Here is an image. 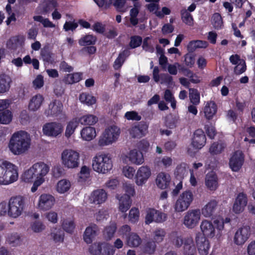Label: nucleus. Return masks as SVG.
Here are the masks:
<instances>
[{"instance_id": "f257e3e1", "label": "nucleus", "mask_w": 255, "mask_h": 255, "mask_svg": "<svg viewBox=\"0 0 255 255\" xmlns=\"http://www.w3.org/2000/svg\"><path fill=\"white\" fill-rule=\"evenodd\" d=\"M50 169V165L44 162H36L23 172L21 176L22 180L26 183L33 182L31 191L35 192L38 187L45 181V177Z\"/></svg>"}, {"instance_id": "f03ea898", "label": "nucleus", "mask_w": 255, "mask_h": 255, "mask_svg": "<svg viewBox=\"0 0 255 255\" xmlns=\"http://www.w3.org/2000/svg\"><path fill=\"white\" fill-rule=\"evenodd\" d=\"M31 146L29 134L23 130L13 133L8 143L9 150L14 155H22L26 153Z\"/></svg>"}, {"instance_id": "7ed1b4c3", "label": "nucleus", "mask_w": 255, "mask_h": 255, "mask_svg": "<svg viewBox=\"0 0 255 255\" xmlns=\"http://www.w3.org/2000/svg\"><path fill=\"white\" fill-rule=\"evenodd\" d=\"M202 235L206 239H214L217 241L222 239L224 230V222L222 220H215L212 223L207 220H203L200 226Z\"/></svg>"}, {"instance_id": "20e7f679", "label": "nucleus", "mask_w": 255, "mask_h": 255, "mask_svg": "<svg viewBox=\"0 0 255 255\" xmlns=\"http://www.w3.org/2000/svg\"><path fill=\"white\" fill-rule=\"evenodd\" d=\"M18 177L17 166L7 160H0V185L11 184L16 182Z\"/></svg>"}, {"instance_id": "39448f33", "label": "nucleus", "mask_w": 255, "mask_h": 255, "mask_svg": "<svg viewBox=\"0 0 255 255\" xmlns=\"http://www.w3.org/2000/svg\"><path fill=\"white\" fill-rule=\"evenodd\" d=\"M92 166L93 170L98 174H108L113 168L111 155L104 152L97 153L92 159Z\"/></svg>"}, {"instance_id": "423d86ee", "label": "nucleus", "mask_w": 255, "mask_h": 255, "mask_svg": "<svg viewBox=\"0 0 255 255\" xmlns=\"http://www.w3.org/2000/svg\"><path fill=\"white\" fill-rule=\"evenodd\" d=\"M60 160L65 168L68 169L77 168L80 163V153L72 148L64 149L61 153Z\"/></svg>"}, {"instance_id": "0eeeda50", "label": "nucleus", "mask_w": 255, "mask_h": 255, "mask_svg": "<svg viewBox=\"0 0 255 255\" xmlns=\"http://www.w3.org/2000/svg\"><path fill=\"white\" fill-rule=\"evenodd\" d=\"M120 133V129L117 126L115 125L108 126L99 137L98 145L100 146H104L113 144L118 140Z\"/></svg>"}, {"instance_id": "6e6552de", "label": "nucleus", "mask_w": 255, "mask_h": 255, "mask_svg": "<svg viewBox=\"0 0 255 255\" xmlns=\"http://www.w3.org/2000/svg\"><path fill=\"white\" fill-rule=\"evenodd\" d=\"M8 217L16 219L20 217L24 209V199L22 196L11 197L8 200Z\"/></svg>"}, {"instance_id": "1a4fd4ad", "label": "nucleus", "mask_w": 255, "mask_h": 255, "mask_svg": "<svg viewBox=\"0 0 255 255\" xmlns=\"http://www.w3.org/2000/svg\"><path fill=\"white\" fill-rule=\"evenodd\" d=\"M194 200V195L190 190H186L180 194L177 199L173 208L175 212H183L187 210Z\"/></svg>"}, {"instance_id": "9d476101", "label": "nucleus", "mask_w": 255, "mask_h": 255, "mask_svg": "<svg viewBox=\"0 0 255 255\" xmlns=\"http://www.w3.org/2000/svg\"><path fill=\"white\" fill-rule=\"evenodd\" d=\"M120 159L124 163L129 162L136 165H142L144 162L142 152L137 149H132L127 153H122Z\"/></svg>"}, {"instance_id": "9b49d317", "label": "nucleus", "mask_w": 255, "mask_h": 255, "mask_svg": "<svg viewBox=\"0 0 255 255\" xmlns=\"http://www.w3.org/2000/svg\"><path fill=\"white\" fill-rule=\"evenodd\" d=\"M201 217V211L199 209L188 210L184 215L183 224L189 229H193L197 226Z\"/></svg>"}, {"instance_id": "f8f14e48", "label": "nucleus", "mask_w": 255, "mask_h": 255, "mask_svg": "<svg viewBox=\"0 0 255 255\" xmlns=\"http://www.w3.org/2000/svg\"><path fill=\"white\" fill-rule=\"evenodd\" d=\"M56 203L55 197L49 193H43L39 197L36 207L39 211H46L52 209Z\"/></svg>"}, {"instance_id": "ddd939ff", "label": "nucleus", "mask_w": 255, "mask_h": 255, "mask_svg": "<svg viewBox=\"0 0 255 255\" xmlns=\"http://www.w3.org/2000/svg\"><path fill=\"white\" fill-rule=\"evenodd\" d=\"M152 175L151 168L148 165H142L138 168L135 176L137 186H142L149 179Z\"/></svg>"}, {"instance_id": "4468645a", "label": "nucleus", "mask_w": 255, "mask_h": 255, "mask_svg": "<svg viewBox=\"0 0 255 255\" xmlns=\"http://www.w3.org/2000/svg\"><path fill=\"white\" fill-rule=\"evenodd\" d=\"M146 2H149L146 5V8L150 12L154 13L157 17L162 18L165 15H169L170 12V9L167 7H163L161 10H159L160 0H145Z\"/></svg>"}, {"instance_id": "2eb2a0df", "label": "nucleus", "mask_w": 255, "mask_h": 255, "mask_svg": "<svg viewBox=\"0 0 255 255\" xmlns=\"http://www.w3.org/2000/svg\"><path fill=\"white\" fill-rule=\"evenodd\" d=\"M62 125L58 122H50L44 125L42 128L43 134L50 137H56L63 131Z\"/></svg>"}, {"instance_id": "dca6fc26", "label": "nucleus", "mask_w": 255, "mask_h": 255, "mask_svg": "<svg viewBox=\"0 0 255 255\" xmlns=\"http://www.w3.org/2000/svg\"><path fill=\"white\" fill-rule=\"evenodd\" d=\"M250 235V228L249 226L242 227L235 233L233 239L234 243L237 246H242L249 238Z\"/></svg>"}, {"instance_id": "f3484780", "label": "nucleus", "mask_w": 255, "mask_h": 255, "mask_svg": "<svg viewBox=\"0 0 255 255\" xmlns=\"http://www.w3.org/2000/svg\"><path fill=\"white\" fill-rule=\"evenodd\" d=\"M195 242L200 255H207L210 248L208 239L202 235L200 233H198L196 235Z\"/></svg>"}, {"instance_id": "a211bd4d", "label": "nucleus", "mask_w": 255, "mask_h": 255, "mask_svg": "<svg viewBox=\"0 0 255 255\" xmlns=\"http://www.w3.org/2000/svg\"><path fill=\"white\" fill-rule=\"evenodd\" d=\"M248 199L247 195L242 192L239 193L235 198L233 206V211L236 214L243 212L247 205Z\"/></svg>"}, {"instance_id": "6ab92c4d", "label": "nucleus", "mask_w": 255, "mask_h": 255, "mask_svg": "<svg viewBox=\"0 0 255 255\" xmlns=\"http://www.w3.org/2000/svg\"><path fill=\"white\" fill-rule=\"evenodd\" d=\"M244 162V156L242 151L238 150L231 156L229 161V165L233 171H238L242 166Z\"/></svg>"}, {"instance_id": "aec40b11", "label": "nucleus", "mask_w": 255, "mask_h": 255, "mask_svg": "<svg viewBox=\"0 0 255 255\" xmlns=\"http://www.w3.org/2000/svg\"><path fill=\"white\" fill-rule=\"evenodd\" d=\"M166 215L157 210L150 209L147 211L145 216V223L149 224L152 222H162L166 219Z\"/></svg>"}, {"instance_id": "412c9836", "label": "nucleus", "mask_w": 255, "mask_h": 255, "mask_svg": "<svg viewBox=\"0 0 255 255\" xmlns=\"http://www.w3.org/2000/svg\"><path fill=\"white\" fill-rule=\"evenodd\" d=\"M63 113V105L58 100H54L51 102L47 109L45 110V114L47 116L58 117Z\"/></svg>"}, {"instance_id": "4be33fe9", "label": "nucleus", "mask_w": 255, "mask_h": 255, "mask_svg": "<svg viewBox=\"0 0 255 255\" xmlns=\"http://www.w3.org/2000/svg\"><path fill=\"white\" fill-rule=\"evenodd\" d=\"M230 62L236 65L234 67V73L237 75H240L246 70L247 67L244 60L241 59L237 54L232 55L229 58Z\"/></svg>"}, {"instance_id": "5701e85b", "label": "nucleus", "mask_w": 255, "mask_h": 255, "mask_svg": "<svg viewBox=\"0 0 255 255\" xmlns=\"http://www.w3.org/2000/svg\"><path fill=\"white\" fill-rule=\"evenodd\" d=\"M148 128V125L147 123L143 122H140L130 129V135L133 138H140L146 134Z\"/></svg>"}, {"instance_id": "b1692460", "label": "nucleus", "mask_w": 255, "mask_h": 255, "mask_svg": "<svg viewBox=\"0 0 255 255\" xmlns=\"http://www.w3.org/2000/svg\"><path fill=\"white\" fill-rule=\"evenodd\" d=\"M107 199V193L103 189H97L93 191L89 196V201L91 203L101 204L104 203Z\"/></svg>"}, {"instance_id": "393cba45", "label": "nucleus", "mask_w": 255, "mask_h": 255, "mask_svg": "<svg viewBox=\"0 0 255 255\" xmlns=\"http://www.w3.org/2000/svg\"><path fill=\"white\" fill-rule=\"evenodd\" d=\"M97 225L92 224L88 226L84 233L83 239L87 244H91L99 232Z\"/></svg>"}, {"instance_id": "a878e982", "label": "nucleus", "mask_w": 255, "mask_h": 255, "mask_svg": "<svg viewBox=\"0 0 255 255\" xmlns=\"http://www.w3.org/2000/svg\"><path fill=\"white\" fill-rule=\"evenodd\" d=\"M71 187V181L68 179L63 178L56 183L55 189L59 194L65 195L69 193Z\"/></svg>"}, {"instance_id": "bb28decb", "label": "nucleus", "mask_w": 255, "mask_h": 255, "mask_svg": "<svg viewBox=\"0 0 255 255\" xmlns=\"http://www.w3.org/2000/svg\"><path fill=\"white\" fill-rule=\"evenodd\" d=\"M170 181V175L167 173L162 171L157 175L155 183L159 188L165 189L169 187Z\"/></svg>"}, {"instance_id": "cd10ccee", "label": "nucleus", "mask_w": 255, "mask_h": 255, "mask_svg": "<svg viewBox=\"0 0 255 255\" xmlns=\"http://www.w3.org/2000/svg\"><path fill=\"white\" fill-rule=\"evenodd\" d=\"M80 138L85 141H90L97 136L96 129L92 126L84 127L80 132Z\"/></svg>"}, {"instance_id": "c85d7f7f", "label": "nucleus", "mask_w": 255, "mask_h": 255, "mask_svg": "<svg viewBox=\"0 0 255 255\" xmlns=\"http://www.w3.org/2000/svg\"><path fill=\"white\" fill-rule=\"evenodd\" d=\"M206 141V136L201 129L196 130L193 138L192 145L197 149H200L204 146Z\"/></svg>"}, {"instance_id": "c756f323", "label": "nucleus", "mask_w": 255, "mask_h": 255, "mask_svg": "<svg viewBox=\"0 0 255 255\" xmlns=\"http://www.w3.org/2000/svg\"><path fill=\"white\" fill-rule=\"evenodd\" d=\"M44 101V97L40 94L33 96L30 99L28 103V110L32 112L37 111L40 108Z\"/></svg>"}, {"instance_id": "7c9ffc66", "label": "nucleus", "mask_w": 255, "mask_h": 255, "mask_svg": "<svg viewBox=\"0 0 255 255\" xmlns=\"http://www.w3.org/2000/svg\"><path fill=\"white\" fill-rule=\"evenodd\" d=\"M205 184L206 187L210 191H215L218 186V178L216 174L213 171L206 175Z\"/></svg>"}, {"instance_id": "2f4dec72", "label": "nucleus", "mask_w": 255, "mask_h": 255, "mask_svg": "<svg viewBox=\"0 0 255 255\" xmlns=\"http://www.w3.org/2000/svg\"><path fill=\"white\" fill-rule=\"evenodd\" d=\"M218 205L217 201L213 199L208 202L202 209L201 213L205 218H210L214 214Z\"/></svg>"}, {"instance_id": "473e14b6", "label": "nucleus", "mask_w": 255, "mask_h": 255, "mask_svg": "<svg viewBox=\"0 0 255 255\" xmlns=\"http://www.w3.org/2000/svg\"><path fill=\"white\" fill-rule=\"evenodd\" d=\"M217 111V106L214 101H209L206 103L203 109V113L207 119H212L216 115Z\"/></svg>"}, {"instance_id": "72a5a7b5", "label": "nucleus", "mask_w": 255, "mask_h": 255, "mask_svg": "<svg viewBox=\"0 0 255 255\" xmlns=\"http://www.w3.org/2000/svg\"><path fill=\"white\" fill-rule=\"evenodd\" d=\"M119 200V209L122 212H127L130 208L131 200L128 195L117 196Z\"/></svg>"}, {"instance_id": "f704fd0d", "label": "nucleus", "mask_w": 255, "mask_h": 255, "mask_svg": "<svg viewBox=\"0 0 255 255\" xmlns=\"http://www.w3.org/2000/svg\"><path fill=\"white\" fill-rule=\"evenodd\" d=\"M79 125V122L77 118L73 119L67 123L65 131V136L67 138H70L74 133Z\"/></svg>"}, {"instance_id": "c9c22d12", "label": "nucleus", "mask_w": 255, "mask_h": 255, "mask_svg": "<svg viewBox=\"0 0 255 255\" xmlns=\"http://www.w3.org/2000/svg\"><path fill=\"white\" fill-rule=\"evenodd\" d=\"M25 38L22 35H17L10 38L6 43L7 47L11 49H15L21 46L24 44Z\"/></svg>"}, {"instance_id": "e433bc0d", "label": "nucleus", "mask_w": 255, "mask_h": 255, "mask_svg": "<svg viewBox=\"0 0 255 255\" xmlns=\"http://www.w3.org/2000/svg\"><path fill=\"white\" fill-rule=\"evenodd\" d=\"M11 83V80L9 76L5 74L0 75V94L7 92Z\"/></svg>"}, {"instance_id": "4c0bfd02", "label": "nucleus", "mask_w": 255, "mask_h": 255, "mask_svg": "<svg viewBox=\"0 0 255 255\" xmlns=\"http://www.w3.org/2000/svg\"><path fill=\"white\" fill-rule=\"evenodd\" d=\"M91 169L86 165H83L78 173V181L79 182H86L90 177Z\"/></svg>"}, {"instance_id": "58836bf2", "label": "nucleus", "mask_w": 255, "mask_h": 255, "mask_svg": "<svg viewBox=\"0 0 255 255\" xmlns=\"http://www.w3.org/2000/svg\"><path fill=\"white\" fill-rule=\"evenodd\" d=\"M78 121L81 125L91 126L95 125L98 122V118L94 115L87 114L81 117Z\"/></svg>"}, {"instance_id": "ea45409f", "label": "nucleus", "mask_w": 255, "mask_h": 255, "mask_svg": "<svg viewBox=\"0 0 255 255\" xmlns=\"http://www.w3.org/2000/svg\"><path fill=\"white\" fill-rule=\"evenodd\" d=\"M117 224L115 222L111 223L107 225L104 229L103 231L104 237L108 240L112 239L117 231Z\"/></svg>"}, {"instance_id": "a19ab883", "label": "nucleus", "mask_w": 255, "mask_h": 255, "mask_svg": "<svg viewBox=\"0 0 255 255\" xmlns=\"http://www.w3.org/2000/svg\"><path fill=\"white\" fill-rule=\"evenodd\" d=\"M196 249L192 238L187 237L184 240V253L185 255H193Z\"/></svg>"}, {"instance_id": "79ce46f5", "label": "nucleus", "mask_w": 255, "mask_h": 255, "mask_svg": "<svg viewBox=\"0 0 255 255\" xmlns=\"http://www.w3.org/2000/svg\"><path fill=\"white\" fill-rule=\"evenodd\" d=\"M157 164L164 169H168L170 168L174 164L173 158L168 156H164L159 158L156 161Z\"/></svg>"}, {"instance_id": "37998d69", "label": "nucleus", "mask_w": 255, "mask_h": 255, "mask_svg": "<svg viewBox=\"0 0 255 255\" xmlns=\"http://www.w3.org/2000/svg\"><path fill=\"white\" fill-rule=\"evenodd\" d=\"M122 174L125 178L128 179L135 178L136 171L135 169L131 165L127 164L122 167L121 169Z\"/></svg>"}, {"instance_id": "c03bdc74", "label": "nucleus", "mask_w": 255, "mask_h": 255, "mask_svg": "<svg viewBox=\"0 0 255 255\" xmlns=\"http://www.w3.org/2000/svg\"><path fill=\"white\" fill-rule=\"evenodd\" d=\"M166 233L163 229H156L151 233V240L155 243H160L163 241Z\"/></svg>"}, {"instance_id": "a18cd8bd", "label": "nucleus", "mask_w": 255, "mask_h": 255, "mask_svg": "<svg viewBox=\"0 0 255 255\" xmlns=\"http://www.w3.org/2000/svg\"><path fill=\"white\" fill-rule=\"evenodd\" d=\"M208 46L206 41L194 40L190 42L187 45V49L189 51H193L197 48H205Z\"/></svg>"}, {"instance_id": "49530a36", "label": "nucleus", "mask_w": 255, "mask_h": 255, "mask_svg": "<svg viewBox=\"0 0 255 255\" xmlns=\"http://www.w3.org/2000/svg\"><path fill=\"white\" fill-rule=\"evenodd\" d=\"M82 79V74L80 73H74L66 75L63 81L66 84H72L79 82Z\"/></svg>"}, {"instance_id": "de8ad7c7", "label": "nucleus", "mask_w": 255, "mask_h": 255, "mask_svg": "<svg viewBox=\"0 0 255 255\" xmlns=\"http://www.w3.org/2000/svg\"><path fill=\"white\" fill-rule=\"evenodd\" d=\"M97 41L95 36L92 34H87L82 36L79 40V44L81 46H88L94 45Z\"/></svg>"}, {"instance_id": "09e8293b", "label": "nucleus", "mask_w": 255, "mask_h": 255, "mask_svg": "<svg viewBox=\"0 0 255 255\" xmlns=\"http://www.w3.org/2000/svg\"><path fill=\"white\" fill-rule=\"evenodd\" d=\"M127 244L130 247H137L141 243V239L136 234L132 233L128 237Z\"/></svg>"}, {"instance_id": "8fccbe9b", "label": "nucleus", "mask_w": 255, "mask_h": 255, "mask_svg": "<svg viewBox=\"0 0 255 255\" xmlns=\"http://www.w3.org/2000/svg\"><path fill=\"white\" fill-rule=\"evenodd\" d=\"M6 242L13 247L18 246L21 244L20 237L17 233L8 234L6 238Z\"/></svg>"}, {"instance_id": "3c124183", "label": "nucleus", "mask_w": 255, "mask_h": 255, "mask_svg": "<svg viewBox=\"0 0 255 255\" xmlns=\"http://www.w3.org/2000/svg\"><path fill=\"white\" fill-rule=\"evenodd\" d=\"M142 49L146 52L153 53L154 51V41L151 37H146L143 41Z\"/></svg>"}, {"instance_id": "603ef678", "label": "nucleus", "mask_w": 255, "mask_h": 255, "mask_svg": "<svg viewBox=\"0 0 255 255\" xmlns=\"http://www.w3.org/2000/svg\"><path fill=\"white\" fill-rule=\"evenodd\" d=\"M130 52L128 50H125L122 53H120L114 62V68L115 69H119L120 68L124 63L126 58L128 56Z\"/></svg>"}, {"instance_id": "864d4df0", "label": "nucleus", "mask_w": 255, "mask_h": 255, "mask_svg": "<svg viewBox=\"0 0 255 255\" xmlns=\"http://www.w3.org/2000/svg\"><path fill=\"white\" fill-rule=\"evenodd\" d=\"M139 8L140 5L137 3H135L134 7L130 10V22L133 25H135L138 23V20L137 16L139 13Z\"/></svg>"}, {"instance_id": "5fc2aeb1", "label": "nucleus", "mask_w": 255, "mask_h": 255, "mask_svg": "<svg viewBox=\"0 0 255 255\" xmlns=\"http://www.w3.org/2000/svg\"><path fill=\"white\" fill-rule=\"evenodd\" d=\"M211 24L214 28L220 29L223 27V21L221 15L219 13H215L213 14L211 19Z\"/></svg>"}, {"instance_id": "6e6d98bb", "label": "nucleus", "mask_w": 255, "mask_h": 255, "mask_svg": "<svg viewBox=\"0 0 255 255\" xmlns=\"http://www.w3.org/2000/svg\"><path fill=\"white\" fill-rule=\"evenodd\" d=\"M79 100L80 102L88 106H91L96 103L95 97L88 93H83L80 95Z\"/></svg>"}, {"instance_id": "4d7b16f0", "label": "nucleus", "mask_w": 255, "mask_h": 255, "mask_svg": "<svg viewBox=\"0 0 255 255\" xmlns=\"http://www.w3.org/2000/svg\"><path fill=\"white\" fill-rule=\"evenodd\" d=\"M189 95L191 103L194 105H198L200 102V94L196 89L190 88Z\"/></svg>"}, {"instance_id": "13d9d810", "label": "nucleus", "mask_w": 255, "mask_h": 255, "mask_svg": "<svg viewBox=\"0 0 255 255\" xmlns=\"http://www.w3.org/2000/svg\"><path fill=\"white\" fill-rule=\"evenodd\" d=\"M12 119V114L9 110L0 112V124L6 125L9 124Z\"/></svg>"}, {"instance_id": "bf43d9fd", "label": "nucleus", "mask_w": 255, "mask_h": 255, "mask_svg": "<svg viewBox=\"0 0 255 255\" xmlns=\"http://www.w3.org/2000/svg\"><path fill=\"white\" fill-rule=\"evenodd\" d=\"M45 229V226L41 221H35L31 222L29 230L35 233H39L44 231Z\"/></svg>"}, {"instance_id": "052dcab7", "label": "nucleus", "mask_w": 255, "mask_h": 255, "mask_svg": "<svg viewBox=\"0 0 255 255\" xmlns=\"http://www.w3.org/2000/svg\"><path fill=\"white\" fill-rule=\"evenodd\" d=\"M156 247V243L152 240L144 244L142 246L141 250L145 254H152L155 252Z\"/></svg>"}, {"instance_id": "680f3d73", "label": "nucleus", "mask_w": 255, "mask_h": 255, "mask_svg": "<svg viewBox=\"0 0 255 255\" xmlns=\"http://www.w3.org/2000/svg\"><path fill=\"white\" fill-rule=\"evenodd\" d=\"M116 250L111 244L103 242L102 243V253L101 255H114Z\"/></svg>"}, {"instance_id": "e2e57ef3", "label": "nucleus", "mask_w": 255, "mask_h": 255, "mask_svg": "<svg viewBox=\"0 0 255 255\" xmlns=\"http://www.w3.org/2000/svg\"><path fill=\"white\" fill-rule=\"evenodd\" d=\"M225 145L223 143H214L209 148V152L212 155L221 153L224 150Z\"/></svg>"}, {"instance_id": "0e129e2a", "label": "nucleus", "mask_w": 255, "mask_h": 255, "mask_svg": "<svg viewBox=\"0 0 255 255\" xmlns=\"http://www.w3.org/2000/svg\"><path fill=\"white\" fill-rule=\"evenodd\" d=\"M126 3V0H109V6L113 4L117 10L119 11L124 12L126 11V9L124 8Z\"/></svg>"}, {"instance_id": "69168bd1", "label": "nucleus", "mask_w": 255, "mask_h": 255, "mask_svg": "<svg viewBox=\"0 0 255 255\" xmlns=\"http://www.w3.org/2000/svg\"><path fill=\"white\" fill-rule=\"evenodd\" d=\"M64 233L59 230H54L51 233V237L55 243L59 244L64 241Z\"/></svg>"}, {"instance_id": "338daca9", "label": "nucleus", "mask_w": 255, "mask_h": 255, "mask_svg": "<svg viewBox=\"0 0 255 255\" xmlns=\"http://www.w3.org/2000/svg\"><path fill=\"white\" fill-rule=\"evenodd\" d=\"M181 13L182 21L189 26H193L194 20L191 14L186 9L182 10Z\"/></svg>"}, {"instance_id": "774afa93", "label": "nucleus", "mask_w": 255, "mask_h": 255, "mask_svg": "<svg viewBox=\"0 0 255 255\" xmlns=\"http://www.w3.org/2000/svg\"><path fill=\"white\" fill-rule=\"evenodd\" d=\"M89 251L92 255H101L102 243L97 242L91 245L89 248Z\"/></svg>"}]
</instances>
